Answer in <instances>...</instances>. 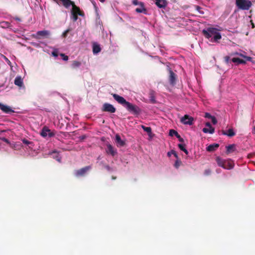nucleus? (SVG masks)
<instances>
[{"instance_id":"nucleus-1","label":"nucleus","mask_w":255,"mask_h":255,"mask_svg":"<svg viewBox=\"0 0 255 255\" xmlns=\"http://www.w3.org/2000/svg\"><path fill=\"white\" fill-rule=\"evenodd\" d=\"M58 5H63L66 8L72 6L71 11V18L74 20L76 21L78 19V15H82V13L79 7L76 6L70 0H53Z\"/></svg>"},{"instance_id":"nucleus-2","label":"nucleus","mask_w":255,"mask_h":255,"mask_svg":"<svg viewBox=\"0 0 255 255\" xmlns=\"http://www.w3.org/2000/svg\"><path fill=\"white\" fill-rule=\"evenodd\" d=\"M221 30L213 27H207L202 30V33L205 37L211 42H218L222 38L220 33Z\"/></svg>"},{"instance_id":"nucleus-3","label":"nucleus","mask_w":255,"mask_h":255,"mask_svg":"<svg viewBox=\"0 0 255 255\" xmlns=\"http://www.w3.org/2000/svg\"><path fill=\"white\" fill-rule=\"evenodd\" d=\"M216 160L219 166L225 169H231L234 166V162L231 159L225 160L220 157H217Z\"/></svg>"},{"instance_id":"nucleus-4","label":"nucleus","mask_w":255,"mask_h":255,"mask_svg":"<svg viewBox=\"0 0 255 255\" xmlns=\"http://www.w3.org/2000/svg\"><path fill=\"white\" fill-rule=\"evenodd\" d=\"M237 6L243 10H248L252 5L251 2L249 0H236Z\"/></svg>"},{"instance_id":"nucleus-5","label":"nucleus","mask_w":255,"mask_h":255,"mask_svg":"<svg viewBox=\"0 0 255 255\" xmlns=\"http://www.w3.org/2000/svg\"><path fill=\"white\" fill-rule=\"evenodd\" d=\"M125 108L129 112L134 115H139L141 112L140 109L136 105H134L129 102L127 103Z\"/></svg>"},{"instance_id":"nucleus-6","label":"nucleus","mask_w":255,"mask_h":255,"mask_svg":"<svg viewBox=\"0 0 255 255\" xmlns=\"http://www.w3.org/2000/svg\"><path fill=\"white\" fill-rule=\"evenodd\" d=\"M50 35V32L49 30H44L38 31L36 33L32 35V37L36 39L47 38Z\"/></svg>"},{"instance_id":"nucleus-7","label":"nucleus","mask_w":255,"mask_h":255,"mask_svg":"<svg viewBox=\"0 0 255 255\" xmlns=\"http://www.w3.org/2000/svg\"><path fill=\"white\" fill-rule=\"evenodd\" d=\"M40 135L43 137H46L47 136L51 137L54 135V133L47 127H44L41 131Z\"/></svg>"},{"instance_id":"nucleus-8","label":"nucleus","mask_w":255,"mask_h":255,"mask_svg":"<svg viewBox=\"0 0 255 255\" xmlns=\"http://www.w3.org/2000/svg\"><path fill=\"white\" fill-rule=\"evenodd\" d=\"M0 109L5 114H10L14 112L11 107L1 103H0Z\"/></svg>"},{"instance_id":"nucleus-9","label":"nucleus","mask_w":255,"mask_h":255,"mask_svg":"<svg viewBox=\"0 0 255 255\" xmlns=\"http://www.w3.org/2000/svg\"><path fill=\"white\" fill-rule=\"evenodd\" d=\"M113 97L117 102L122 105L125 108L127 105V103L128 102H127L123 97L120 96L117 94H113Z\"/></svg>"},{"instance_id":"nucleus-10","label":"nucleus","mask_w":255,"mask_h":255,"mask_svg":"<svg viewBox=\"0 0 255 255\" xmlns=\"http://www.w3.org/2000/svg\"><path fill=\"white\" fill-rule=\"evenodd\" d=\"M180 121L184 125H192L193 124V119L188 115H186L181 118Z\"/></svg>"},{"instance_id":"nucleus-11","label":"nucleus","mask_w":255,"mask_h":255,"mask_svg":"<svg viewBox=\"0 0 255 255\" xmlns=\"http://www.w3.org/2000/svg\"><path fill=\"white\" fill-rule=\"evenodd\" d=\"M102 110L103 111L114 113L116 111V109L112 105L108 103H105L103 105Z\"/></svg>"},{"instance_id":"nucleus-12","label":"nucleus","mask_w":255,"mask_h":255,"mask_svg":"<svg viewBox=\"0 0 255 255\" xmlns=\"http://www.w3.org/2000/svg\"><path fill=\"white\" fill-rule=\"evenodd\" d=\"M90 166H86L81 168L75 172V175L77 176H84L90 169Z\"/></svg>"},{"instance_id":"nucleus-13","label":"nucleus","mask_w":255,"mask_h":255,"mask_svg":"<svg viewBox=\"0 0 255 255\" xmlns=\"http://www.w3.org/2000/svg\"><path fill=\"white\" fill-rule=\"evenodd\" d=\"M14 83L20 88L24 87L23 79L20 76H17L15 77Z\"/></svg>"},{"instance_id":"nucleus-14","label":"nucleus","mask_w":255,"mask_h":255,"mask_svg":"<svg viewBox=\"0 0 255 255\" xmlns=\"http://www.w3.org/2000/svg\"><path fill=\"white\" fill-rule=\"evenodd\" d=\"M106 152L108 154H111L112 156H114L117 153L116 150L110 144L107 145Z\"/></svg>"},{"instance_id":"nucleus-15","label":"nucleus","mask_w":255,"mask_h":255,"mask_svg":"<svg viewBox=\"0 0 255 255\" xmlns=\"http://www.w3.org/2000/svg\"><path fill=\"white\" fill-rule=\"evenodd\" d=\"M156 5L159 8H164L167 5V1L165 0H155Z\"/></svg>"},{"instance_id":"nucleus-16","label":"nucleus","mask_w":255,"mask_h":255,"mask_svg":"<svg viewBox=\"0 0 255 255\" xmlns=\"http://www.w3.org/2000/svg\"><path fill=\"white\" fill-rule=\"evenodd\" d=\"M92 47L93 52L94 54L99 53L101 50L100 45L96 42L93 43Z\"/></svg>"},{"instance_id":"nucleus-17","label":"nucleus","mask_w":255,"mask_h":255,"mask_svg":"<svg viewBox=\"0 0 255 255\" xmlns=\"http://www.w3.org/2000/svg\"><path fill=\"white\" fill-rule=\"evenodd\" d=\"M135 11L138 13H146V10L145 8V7L144 6V4L142 2L139 3V7H137L135 9Z\"/></svg>"},{"instance_id":"nucleus-18","label":"nucleus","mask_w":255,"mask_h":255,"mask_svg":"<svg viewBox=\"0 0 255 255\" xmlns=\"http://www.w3.org/2000/svg\"><path fill=\"white\" fill-rule=\"evenodd\" d=\"M222 134L230 137H232L235 135V132H234L233 128H230L227 131H223Z\"/></svg>"},{"instance_id":"nucleus-19","label":"nucleus","mask_w":255,"mask_h":255,"mask_svg":"<svg viewBox=\"0 0 255 255\" xmlns=\"http://www.w3.org/2000/svg\"><path fill=\"white\" fill-rule=\"evenodd\" d=\"M115 141L118 146H123L125 144V142L121 139L120 136L118 134L116 135Z\"/></svg>"},{"instance_id":"nucleus-20","label":"nucleus","mask_w":255,"mask_h":255,"mask_svg":"<svg viewBox=\"0 0 255 255\" xmlns=\"http://www.w3.org/2000/svg\"><path fill=\"white\" fill-rule=\"evenodd\" d=\"M219 145L217 143L210 144L207 147V150L210 152L214 151L219 147Z\"/></svg>"},{"instance_id":"nucleus-21","label":"nucleus","mask_w":255,"mask_h":255,"mask_svg":"<svg viewBox=\"0 0 255 255\" xmlns=\"http://www.w3.org/2000/svg\"><path fill=\"white\" fill-rule=\"evenodd\" d=\"M51 154L54 158H55L57 161L60 162L61 158L59 153L57 151H53L51 153Z\"/></svg>"},{"instance_id":"nucleus-22","label":"nucleus","mask_w":255,"mask_h":255,"mask_svg":"<svg viewBox=\"0 0 255 255\" xmlns=\"http://www.w3.org/2000/svg\"><path fill=\"white\" fill-rule=\"evenodd\" d=\"M232 61L234 63H237L238 64H246V61L244 59H241L239 58H233L232 59Z\"/></svg>"},{"instance_id":"nucleus-23","label":"nucleus","mask_w":255,"mask_h":255,"mask_svg":"<svg viewBox=\"0 0 255 255\" xmlns=\"http://www.w3.org/2000/svg\"><path fill=\"white\" fill-rule=\"evenodd\" d=\"M203 131L206 133L213 134L215 131V129L214 128H205L203 129Z\"/></svg>"},{"instance_id":"nucleus-24","label":"nucleus","mask_w":255,"mask_h":255,"mask_svg":"<svg viewBox=\"0 0 255 255\" xmlns=\"http://www.w3.org/2000/svg\"><path fill=\"white\" fill-rule=\"evenodd\" d=\"M170 82L171 84H174L175 82V75L172 71H170Z\"/></svg>"},{"instance_id":"nucleus-25","label":"nucleus","mask_w":255,"mask_h":255,"mask_svg":"<svg viewBox=\"0 0 255 255\" xmlns=\"http://www.w3.org/2000/svg\"><path fill=\"white\" fill-rule=\"evenodd\" d=\"M227 152L231 153L235 150V144H230L226 146Z\"/></svg>"},{"instance_id":"nucleus-26","label":"nucleus","mask_w":255,"mask_h":255,"mask_svg":"<svg viewBox=\"0 0 255 255\" xmlns=\"http://www.w3.org/2000/svg\"><path fill=\"white\" fill-rule=\"evenodd\" d=\"M141 128L147 133L148 134L149 136H151V128L150 127H146L143 125L141 126Z\"/></svg>"},{"instance_id":"nucleus-27","label":"nucleus","mask_w":255,"mask_h":255,"mask_svg":"<svg viewBox=\"0 0 255 255\" xmlns=\"http://www.w3.org/2000/svg\"><path fill=\"white\" fill-rule=\"evenodd\" d=\"M81 63L80 62L75 60L72 62L71 66L72 68H78V67H80L81 66Z\"/></svg>"},{"instance_id":"nucleus-28","label":"nucleus","mask_w":255,"mask_h":255,"mask_svg":"<svg viewBox=\"0 0 255 255\" xmlns=\"http://www.w3.org/2000/svg\"><path fill=\"white\" fill-rule=\"evenodd\" d=\"M178 147L181 150H182L183 151H184L186 154H188V150L185 148V146L184 144H178Z\"/></svg>"},{"instance_id":"nucleus-29","label":"nucleus","mask_w":255,"mask_h":255,"mask_svg":"<svg viewBox=\"0 0 255 255\" xmlns=\"http://www.w3.org/2000/svg\"><path fill=\"white\" fill-rule=\"evenodd\" d=\"M239 56L242 57H243V58H244L245 59L244 60H246V61H252V58L251 57L246 56V55H245L241 53H240Z\"/></svg>"},{"instance_id":"nucleus-30","label":"nucleus","mask_w":255,"mask_h":255,"mask_svg":"<svg viewBox=\"0 0 255 255\" xmlns=\"http://www.w3.org/2000/svg\"><path fill=\"white\" fill-rule=\"evenodd\" d=\"M167 155L168 156H171L172 155H173L176 158H178V155L177 154V153L174 151V150H171L170 151H169L168 153H167Z\"/></svg>"},{"instance_id":"nucleus-31","label":"nucleus","mask_w":255,"mask_h":255,"mask_svg":"<svg viewBox=\"0 0 255 255\" xmlns=\"http://www.w3.org/2000/svg\"><path fill=\"white\" fill-rule=\"evenodd\" d=\"M181 161L180 160H179V157H178V158H176V160L174 163V167L176 168H179V167L180 166V164H181Z\"/></svg>"},{"instance_id":"nucleus-32","label":"nucleus","mask_w":255,"mask_h":255,"mask_svg":"<svg viewBox=\"0 0 255 255\" xmlns=\"http://www.w3.org/2000/svg\"><path fill=\"white\" fill-rule=\"evenodd\" d=\"M22 142L23 143L26 144V145H31L33 143L32 142L28 141V140L26 139H23L22 140Z\"/></svg>"},{"instance_id":"nucleus-33","label":"nucleus","mask_w":255,"mask_h":255,"mask_svg":"<svg viewBox=\"0 0 255 255\" xmlns=\"http://www.w3.org/2000/svg\"><path fill=\"white\" fill-rule=\"evenodd\" d=\"M196 9L199 12V13H200V14L204 13L203 10H202L201 8L200 7H199V6H196Z\"/></svg>"},{"instance_id":"nucleus-34","label":"nucleus","mask_w":255,"mask_h":255,"mask_svg":"<svg viewBox=\"0 0 255 255\" xmlns=\"http://www.w3.org/2000/svg\"><path fill=\"white\" fill-rule=\"evenodd\" d=\"M60 56L62 57L64 61H67L68 60V57L65 55L64 54H60Z\"/></svg>"},{"instance_id":"nucleus-35","label":"nucleus","mask_w":255,"mask_h":255,"mask_svg":"<svg viewBox=\"0 0 255 255\" xmlns=\"http://www.w3.org/2000/svg\"><path fill=\"white\" fill-rule=\"evenodd\" d=\"M52 55L55 57H58V51L57 50H54L52 53Z\"/></svg>"},{"instance_id":"nucleus-36","label":"nucleus","mask_w":255,"mask_h":255,"mask_svg":"<svg viewBox=\"0 0 255 255\" xmlns=\"http://www.w3.org/2000/svg\"><path fill=\"white\" fill-rule=\"evenodd\" d=\"M70 31V29H68L67 30H66L63 33H62V36L63 37H66L67 35V33L69 32Z\"/></svg>"},{"instance_id":"nucleus-37","label":"nucleus","mask_w":255,"mask_h":255,"mask_svg":"<svg viewBox=\"0 0 255 255\" xmlns=\"http://www.w3.org/2000/svg\"><path fill=\"white\" fill-rule=\"evenodd\" d=\"M211 120L212 121V123L214 125H215L217 123V121L215 117L213 116V117L211 119Z\"/></svg>"},{"instance_id":"nucleus-38","label":"nucleus","mask_w":255,"mask_h":255,"mask_svg":"<svg viewBox=\"0 0 255 255\" xmlns=\"http://www.w3.org/2000/svg\"><path fill=\"white\" fill-rule=\"evenodd\" d=\"M170 134L171 135H173V134L177 135L178 133L174 130H170Z\"/></svg>"},{"instance_id":"nucleus-39","label":"nucleus","mask_w":255,"mask_h":255,"mask_svg":"<svg viewBox=\"0 0 255 255\" xmlns=\"http://www.w3.org/2000/svg\"><path fill=\"white\" fill-rule=\"evenodd\" d=\"M140 2H139L137 0H133L132 3L133 4L135 5H139V3Z\"/></svg>"},{"instance_id":"nucleus-40","label":"nucleus","mask_w":255,"mask_h":255,"mask_svg":"<svg viewBox=\"0 0 255 255\" xmlns=\"http://www.w3.org/2000/svg\"><path fill=\"white\" fill-rule=\"evenodd\" d=\"M205 117L206 118H209V119H211L213 117V116H211L209 113H206L205 115Z\"/></svg>"},{"instance_id":"nucleus-41","label":"nucleus","mask_w":255,"mask_h":255,"mask_svg":"<svg viewBox=\"0 0 255 255\" xmlns=\"http://www.w3.org/2000/svg\"><path fill=\"white\" fill-rule=\"evenodd\" d=\"M2 140L4 141V142H5L7 144H10V141L7 139H6L5 137L2 138Z\"/></svg>"},{"instance_id":"nucleus-42","label":"nucleus","mask_w":255,"mask_h":255,"mask_svg":"<svg viewBox=\"0 0 255 255\" xmlns=\"http://www.w3.org/2000/svg\"><path fill=\"white\" fill-rule=\"evenodd\" d=\"M211 173V170L210 169H207L205 171L204 174L206 175H208Z\"/></svg>"},{"instance_id":"nucleus-43","label":"nucleus","mask_w":255,"mask_h":255,"mask_svg":"<svg viewBox=\"0 0 255 255\" xmlns=\"http://www.w3.org/2000/svg\"><path fill=\"white\" fill-rule=\"evenodd\" d=\"M4 59L6 61V62H7V63L11 67V63L10 62V61L7 58H6L5 57H4Z\"/></svg>"},{"instance_id":"nucleus-44","label":"nucleus","mask_w":255,"mask_h":255,"mask_svg":"<svg viewBox=\"0 0 255 255\" xmlns=\"http://www.w3.org/2000/svg\"><path fill=\"white\" fill-rule=\"evenodd\" d=\"M230 56H227L225 57V61L227 62V63H228L230 61Z\"/></svg>"},{"instance_id":"nucleus-45","label":"nucleus","mask_w":255,"mask_h":255,"mask_svg":"<svg viewBox=\"0 0 255 255\" xmlns=\"http://www.w3.org/2000/svg\"><path fill=\"white\" fill-rule=\"evenodd\" d=\"M205 125H206V126L207 127H208V128H213V127L211 126V125L210 123H209V122L206 123V124H205Z\"/></svg>"},{"instance_id":"nucleus-46","label":"nucleus","mask_w":255,"mask_h":255,"mask_svg":"<svg viewBox=\"0 0 255 255\" xmlns=\"http://www.w3.org/2000/svg\"><path fill=\"white\" fill-rule=\"evenodd\" d=\"M240 53H238V52H234V53H233L231 54V56H233V55H240Z\"/></svg>"},{"instance_id":"nucleus-47","label":"nucleus","mask_w":255,"mask_h":255,"mask_svg":"<svg viewBox=\"0 0 255 255\" xmlns=\"http://www.w3.org/2000/svg\"><path fill=\"white\" fill-rule=\"evenodd\" d=\"M4 131H5V130H0V134L1 133H2V132H4Z\"/></svg>"},{"instance_id":"nucleus-48","label":"nucleus","mask_w":255,"mask_h":255,"mask_svg":"<svg viewBox=\"0 0 255 255\" xmlns=\"http://www.w3.org/2000/svg\"><path fill=\"white\" fill-rule=\"evenodd\" d=\"M101 2H104L106 0H99Z\"/></svg>"},{"instance_id":"nucleus-49","label":"nucleus","mask_w":255,"mask_h":255,"mask_svg":"<svg viewBox=\"0 0 255 255\" xmlns=\"http://www.w3.org/2000/svg\"><path fill=\"white\" fill-rule=\"evenodd\" d=\"M2 138H3V137H0V140H2Z\"/></svg>"}]
</instances>
